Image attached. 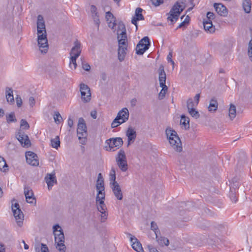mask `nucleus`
I'll return each instance as SVG.
<instances>
[{"label": "nucleus", "instance_id": "1", "mask_svg": "<svg viewBox=\"0 0 252 252\" xmlns=\"http://www.w3.org/2000/svg\"><path fill=\"white\" fill-rule=\"evenodd\" d=\"M116 174H110V186L115 196L119 200L123 199V195L119 184L116 181Z\"/></svg>", "mask_w": 252, "mask_h": 252}, {"label": "nucleus", "instance_id": "2", "mask_svg": "<svg viewBox=\"0 0 252 252\" xmlns=\"http://www.w3.org/2000/svg\"><path fill=\"white\" fill-rule=\"evenodd\" d=\"M123 144L121 137L112 138L107 140L105 142V149L108 151H115L120 148Z\"/></svg>", "mask_w": 252, "mask_h": 252}, {"label": "nucleus", "instance_id": "3", "mask_svg": "<svg viewBox=\"0 0 252 252\" xmlns=\"http://www.w3.org/2000/svg\"><path fill=\"white\" fill-rule=\"evenodd\" d=\"M183 9L184 8L182 7V5L178 2H176L170 10L168 14L169 16L167 19L172 23L174 21H176Z\"/></svg>", "mask_w": 252, "mask_h": 252}, {"label": "nucleus", "instance_id": "4", "mask_svg": "<svg viewBox=\"0 0 252 252\" xmlns=\"http://www.w3.org/2000/svg\"><path fill=\"white\" fill-rule=\"evenodd\" d=\"M38 45L42 53H46L48 49V40L46 31L44 32L37 33Z\"/></svg>", "mask_w": 252, "mask_h": 252}, {"label": "nucleus", "instance_id": "5", "mask_svg": "<svg viewBox=\"0 0 252 252\" xmlns=\"http://www.w3.org/2000/svg\"><path fill=\"white\" fill-rule=\"evenodd\" d=\"M150 46L149 38L148 36L144 37L140 40L136 48V53L138 55H143Z\"/></svg>", "mask_w": 252, "mask_h": 252}, {"label": "nucleus", "instance_id": "6", "mask_svg": "<svg viewBox=\"0 0 252 252\" xmlns=\"http://www.w3.org/2000/svg\"><path fill=\"white\" fill-rule=\"evenodd\" d=\"M12 210L18 225L21 226L23 224L24 215L20 209L18 203L16 202L14 204H12Z\"/></svg>", "mask_w": 252, "mask_h": 252}, {"label": "nucleus", "instance_id": "7", "mask_svg": "<svg viewBox=\"0 0 252 252\" xmlns=\"http://www.w3.org/2000/svg\"><path fill=\"white\" fill-rule=\"evenodd\" d=\"M96 189L97 191V199H99L100 197L102 199H105L104 179L102 174H98L96 183Z\"/></svg>", "mask_w": 252, "mask_h": 252}, {"label": "nucleus", "instance_id": "8", "mask_svg": "<svg viewBox=\"0 0 252 252\" xmlns=\"http://www.w3.org/2000/svg\"><path fill=\"white\" fill-rule=\"evenodd\" d=\"M125 151L123 150H120L117 158V162L119 168L122 171L125 172L127 170V163Z\"/></svg>", "mask_w": 252, "mask_h": 252}, {"label": "nucleus", "instance_id": "9", "mask_svg": "<svg viewBox=\"0 0 252 252\" xmlns=\"http://www.w3.org/2000/svg\"><path fill=\"white\" fill-rule=\"evenodd\" d=\"M80 91L82 100L85 102L90 101L91 98V93L88 86L84 83L80 84Z\"/></svg>", "mask_w": 252, "mask_h": 252}, {"label": "nucleus", "instance_id": "10", "mask_svg": "<svg viewBox=\"0 0 252 252\" xmlns=\"http://www.w3.org/2000/svg\"><path fill=\"white\" fill-rule=\"evenodd\" d=\"M55 243L58 242H64V235L63 229L58 224L53 227Z\"/></svg>", "mask_w": 252, "mask_h": 252}, {"label": "nucleus", "instance_id": "11", "mask_svg": "<svg viewBox=\"0 0 252 252\" xmlns=\"http://www.w3.org/2000/svg\"><path fill=\"white\" fill-rule=\"evenodd\" d=\"M16 138L23 147H29L31 146V141L28 136L21 130L18 131Z\"/></svg>", "mask_w": 252, "mask_h": 252}, {"label": "nucleus", "instance_id": "12", "mask_svg": "<svg viewBox=\"0 0 252 252\" xmlns=\"http://www.w3.org/2000/svg\"><path fill=\"white\" fill-rule=\"evenodd\" d=\"M27 162L32 166H37L39 161L37 156L32 151L27 152L25 154Z\"/></svg>", "mask_w": 252, "mask_h": 252}, {"label": "nucleus", "instance_id": "13", "mask_svg": "<svg viewBox=\"0 0 252 252\" xmlns=\"http://www.w3.org/2000/svg\"><path fill=\"white\" fill-rule=\"evenodd\" d=\"M24 193L28 203H33V201H34V203H36L35 198L34 197L33 191L30 187H25Z\"/></svg>", "mask_w": 252, "mask_h": 252}, {"label": "nucleus", "instance_id": "14", "mask_svg": "<svg viewBox=\"0 0 252 252\" xmlns=\"http://www.w3.org/2000/svg\"><path fill=\"white\" fill-rule=\"evenodd\" d=\"M56 174H47L45 177V181L47 184L48 189L50 190L52 189V187L57 184V181Z\"/></svg>", "mask_w": 252, "mask_h": 252}, {"label": "nucleus", "instance_id": "15", "mask_svg": "<svg viewBox=\"0 0 252 252\" xmlns=\"http://www.w3.org/2000/svg\"><path fill=\"white\" fill-rule=\"evenodd\" d=\"M81 52V44L77 40H76L74 43V46L72 48L69 53L70 56L78 58L80 55Z\"/></svg>", "mask_w": 252, "mask_h": 252}, {"label": "nucleus", "instance_id": "16", "mask_svg": "<svg viewBox=\"0 0 252 252\" xmlns=\"http://www.w3.org/2000/svg\"><path fill=\"white\" fill-rule=\"evenodd\" d=\"M129 117V112L128 109L126 108H124L122 109L117 114L116 118L120 121H121V123L126 122L128 119Z\"/></svg>", "mask_w": 252, "mask_h": 252}, {"label": "nucleus", "instance_id": "17", "mask_svg": "<svg viewBox=\"0 0 252 252\" xmlns=\"http://www.w3.org/2000/svg\"><path fill=\"white\" fill-rule=\"evenodd\" d=\"M129 235L130 236V240L132 243V248L137 252H143V249L140 242L138 241L136 237L132 236L130 234H129Z\"/></svg>", "mask_w": 252, "mask_h": 252}, {"label": "nucleus", "instance_id": "18", "mask_svg": "<svg viewBox=\"0 0 252 252\" xmlns=\"http://www.w3.org/2000/svg\"><path fill=\"white\" fill-rule=\"evenodd\" d=\"M170 144L172 148L177 152H180L182 150V145L181 140L178 137V140L175 138H170L169 140Z\"/></svg>", "mask_w": 252, "mask_h": 252}, {"label": "nucleus", "instance_id": "19", "mask_svg": "<svg viewBox=\"0 0 252 252\" xmlns=\"http://www.w3.org/2000/svg\"><path fill=\"white\" fill-rule=\"evenodd\" d=\"M158 79H159V85L160 87L162 86H166L165 85V82H166V73L164 70V67L162 65H160L159 66V69H158Z\"/></svg>", "mask_w": 252, "mask_h": 252}, {"label": "nucleus", "instance_id": "20", "mask_svg": "<svg viewBox=\"0 0 252 252\" xmlns=\"http://www.w3.org/2000/svg\"><path fill=\"white\" fill-rule=\"evenodd\" d=\"M214 7L216 11L220 16H225L227 14V10L226 7L221 3H215Z\"/></svg>", "mask_w": 252, "mask_h": 252}, {"label": "nucleus", "instance_id": "21", "mask_svg": "<svg viewBox=\"0 0 252 252\" xmlns=\"http://www.w3.org/2000/svg\"><path fill=\"white\" fill-rule=\"evenodd\" d=\"M77 133L80 143L82 145H85L87 141L88 132L86 129H77Z\"/></svg>", "mask_w": 252, "mask_h": 252}, {"label": "nucleus", "instance_id": "22", "mask_svg": "<svg viewBox=\"0 0 252 252\" xmlns=\"http://www.w3.org/2000/svg\"><path fill=\"white\" fill-rule=\"evenodd\" d=\"M240 175L234 174L229 180L230 189H238L240 186Z\"/></svg>", "mask_w": 252, "mask_h": 252}, {"label": "nucleus", "instance_id": "23", "mask_svg": "<svg viewBox=\"0 0 252 252\" xmlns=\"http://www.w3.org/2000/svg\"><path fill=\"white\" fill-rule=\"evenodd\" d=\"M37 33L44 32V31H46L44 19L41 15L37 16Z\"/></svg>", "mask_w": 252, "mask_h": 252}, {"label": "nucleus", "instance_id": "24", "mask_svg": "<svg viewBox=\"0 0 252 252\" xmlns=\"http://www.w3.org/2000/svg\"><path fill=\"white\" fill-rule=\"evenodd\" d=\"M126 135L128 138V146L130 144V142L131 141H133L136 137V131L131 127H129L127 128Z\"/></svg>", "mask_w": 252, "mask_h": 252}, {"label": "nucleus", "instance_id": "25", "mask_svg": "<svg viewBox=\"0 0 252 252\" xmlns=\"http://www.w3.org/2000/svg\"><path fill=\"white\" fill-rule=\"evenodd\" d=\"M126 50L127 44L126 45L119 44L118 58L120 61L122 62L124 60Z\"/></svg>", "mask_w": 252, "mask_h": 252}, {"label": "nucleus", "instance_id": "26", "mask_svg": "<svg viewBox=\"0 0 252 252\" xmlns=\"http://www.w3.org/2000/svg\"><path fill=\"white\" fill-rule=\"evenodd\" d=\"M203 26L205 31L209 33H213L215 31V26H213L212 21L204 20Z\"/></svg>", "mask_w": 252, "mask_h": 252}, {"label": "nucleus", "instance_id": "27", "mask_svg": "<svg viewBox=\"0 0 252 252\" xmlns=\"http://www.w3.org/2000/svg\"><path fill=\"white\" fill-rule=\"evenodd\" d=\"M104 199H102L100 197L99 199H97V196L96 197V202H98L99 204L97 205V208L99 212H100L101 214H104V212H106V206L104 202Z\"/></svg>", "mask_w": 252, "mask_h": 252}, {"label": "nucleus", "instance_id": "28", "mask_svg": "<svg viewBox=\"0 0 252 252\" xmlns=\"http://www.w3.org/2000/svg\"><path fill=\"white\" fill-rule=\"evenodd\" d=\"M218 103L217 100L215 98H212L208 107V111L210 112H215L218 109Z\"/></svg>", "mask_w": 252, "mask_h": 252}, {"label": "nucleus", "instance_id": "29", "mask_svg": "<svg viewBox=\"0 0 252 252\" xmlns=\"http://www.w3.org/2000/svg\"><path fill=\"white\" fill-rule=\"evenodd\" d=\"M6 98L8 103H12L14 102V97L13 94V90L9 87L6 88L5 90Z\"/></svg>", "mask_w": 252, "mask_h": 252}, {"label": "nucleus", "instance_id": "30", "mask_svg": "<svg viewBox=\"0 0 252 252\" xmlns=\"http://www.w3.org/2000/svg\"><path fill=\"white\" fill-rule=\"evenodd\" d=\"M117 38L119 44L123 45H126V44L127 35L126 32L119 33V34H118Z\"/></svg>", "mask_w": 252, "mask_h": 252}, {"label": "nucleus", "instance_id": "31", "mask_svg": "<svg viewBox=\"0 0 252 252\" xmlns=\"http://www.w3.org/2000/svg\"><path fill=\"white\" fill-rule=\"evenodd\" d=\"M166 134L169 140L170 138H175L178 140V135L176 131L172 130L171 128H167L166 130Z\"/></svg>", "mask_w": 252, "mask_h": 252}, {"label": "nucleus", "instance_id": "32", "mask_svg": "<svg viewBox=\"0 0 252 252\" xmlns=\"http://www.w3.org/2000/svg\"><path fill=\"white\" fill-rule=\"evenodd\" d=\"M252 3L251 0H243V7L245 12L249 13L251 10Z\"/></svg>", "mask_w": 252, "mask_h": 252}, {"label": "nucleus", "instance_id": "33", "mask_svg": "<svg viewBox=\"0 0 252 252\" xmlns=\"http://www.w3.org/2000/svg\"><path fill=\"white\" fill-rule=\"evenodd\" d=\"M236 108L234 105L231 104L229 109V117L230 120H233L236 117Z\"/></svg>", "mask_w": 252, "mask_h": 252}, {"label": "nucleus", "instance_id": "34", "mask_svg": "<svg viewBox=\"0 0 252 252\" xmlns=\"http://www.w3.org/2000/svg\"><path fill=\"white\" fill-rule=\"evenodd\" d=\"M51 145L53 148L56 149H58L60 147V141L59 136H57L55 138L51 140Z\"/></svg>", "mask_w": 252, "mask_h": 252}, {"label": "nucleus", "instance_id": "35", "mask_svg": "<svg viewBox=\"0 0 252 252\" xmlns=\"http://www.w3.org/2000/svg\"><path fill=\"white\" fill-rule=\"evenodd\" d=\"M8 169V166L4 158L0 157V171L6 172Z\"/></svg>", "mask_w": 252, "mask_h": 252}, {"label": "nucleus", "instance_id": "36", "mask_svg": "<svg viewBox=\"0 0 252 252\" xmlns=\"http://www.w3.org/2000/svg\"><path fill=\"white\" fill-rule=\"evenodd\" d=\"M180 124L185 126L186 128L187 127L189 128V120L188 117H186L185 115H182L180 120Z\"/></svg>", "mask_w": 252, "mask_h": 252}, {"label": "nucleus", "instance_id": "37", "mask_svg": "<svg viewBox=\"0 0 252 252\" xmlns=\"http://www.w3.org/2000/svg\"><path fill=\"white\" fill-rule=\"evenodd\" d=\"M236 189H230L229 197L232 201L236 202L237 201V196L236 192Z\"/></svg>", "mask_w": 252, "mask_h": 252}, {"label": "nucleus", "instance_id": "38", "mask_svg": "<svg viewBox=\"0 0 252 252\" xmlns=\"http://www.w3.org/2000/svg\"><path fill=\"white\" fill-rule=\"evenodd\" d=\"M142 9L140 7L137 8L135 10V16L134 17L136 18L139 21L144 20V17L142 14Z\"/></svg>", "mask_w": 252, "mask_h": 252}, {"label": "nucleus", "instance_id": "39", "mask_svg": "<svg viewBox=\"0 0 252 252\" xmlns=\"http://www.w3.org/2000/svg\"><path fill=\"white\" fill-rule=\"evenodd\" d=\"M195 102L193 101L192 98H189L187 101V107L188 110L195 108L198 104H195Z\"/></svg>", "mask_w": 252, "mask_h": 252}, {"label": "nucleus", "instance_id": "40", "mask_svg": "<svg viewBox=\"0 0 252 252\" xmlns=\"http://www.w3.org/2000/svg\"><path fill=\"white\" fill-rule=\"evenodd\" d=\"M157 239V241L158 243L161 246H163V245H165V246H168L169 244V240L167 238H166L165 237H160V238H158H158H156Z\"/></svg>", "mask_w": 252, "mask_h": 252}, {"label": "nucleus", "instance_id": "41", "mask_svg": "<svg viewBox=\"0 0 252 252\" xmlns=\"http://www.w3.org/2000/svg\"><path fill=\"white\" fill-rule=\"evenodd\" d=\"M77 57L70 56L69 67L72 69H76L77 67L76 59Z\"/></svg>", "mask_w": 252, "mask_h": 252}, {"label": "nucleus", "instance_id": "42", "mask_svg": "<svg viewBox=\"0 0 252 252\" xmlns=\"http://www.w3.org/2000/svg\"><path fill=\"white\" fill-rule=\"evenodd\" d=\"M57 246L56 248L60 252H65L66 246L64 245V242H58L56 243Z\"/></svg>", "mask_w": 252, "mask_h": 252}, {"label": "nucleus", "instance_id": "43", "mask_svg": "<svg viewBox=\"0 0 252 252\" xmlns=\"http://www.w3.org/2000/svg\"><path fill=\"white\" fill-rule=\"evenodd\" d=\"M151 228L152 230H153L156 235V238H158V235L160 234L159 230L158 229V225L157 223L154 221H152L151 223Z\"/></svg>", "mask_w": 252, "mask_h": 252}, {"label": "nucleus", "instance_id": "44", "mask_svg": "<svg viewBox=\"0 0 252 252\" xmlns=\"http://www.w3.org/2000/svg\"><path fill=\"white\" fill-rule=\"evenodd\" d=\"M188 112L190 114V115L194 119H198L200 117V114L198 111H197L195 108L190 109V110H188Z\"/></svg>", "mask_w": 252, "mask_h": 252}, {"label": "nucleus", "instance_id": "45", "mask_svg": "<svg viewBox=\"0 0 252 252\" xmlns=\"http://www.w3.org/2000/svg\"><path fill=\"white\" fill-rule=\"evenodd\" d=\"M87 126L84 120L82 118H80L78 120L77 129H86Z\"/></svg>", "mask_w": 252, "mask_h": 252}, {"label": "nucleus", "instance_id": "46", "mask_svg": "<svg viewBox=\"0 0 252 252\" xmlns=\"http://www.w3.org/2000/svg\"><path fill=\"white\" fill-rule=\"evenodd\" d=\"M123 32H126L125 25L123 22H120L118 24L117 34H119V33H123Z\"/></svg>", "mask_w": 252, "mask_h": 252}, {"label": "nucleus", "instance_id": "47", "mask_svg": "<svg viewBox=\"0 0 252 252\" xmlns=\"http://www.w3.org/2000/svg\"><path fill=\"white\" fill-rule=\"evenodd\" d=\"M53 117L54 121L57 124H60L63 120L62 117L59 112H55Z\"/></svg>", "mask_w": 252, "mask_h": 252}, {"label": "nucleus", "instance_id": "48", "mask_svg": "<svg viewBox=\"0 0 252 252\" xmlns=\"http://www.w3.org/2000/svg\"><path fill=\"white\" fill-rule=\"evenodd\" d=\"M6 121L7 123H10L12 122H15L16 121V119L15 118V114L12 112L8 115H6Z\"/></svg>", "mask_w": 252, "mask_h": 252}, {"label": "nucleus", "instance_id": "49", "mask_svg": "<svg viewBox=\"0 0 252 252\" xmlns=\"http://www.w3.org/2000/svg\"><path fill=\"white\" fill-rule=\"evenodd\" d=\"M20 127L23 129L27 130L30 128V126L25 120L22 119L20 123Z\"/></svg>", "mask_w": 252, "mask_h": 252}, {"label": "nucleus", "instance_id": "50", "mask_svg": "<svg viewBox=\"0 0 252 252\" xmlns=\"http://www.w3.org/2000/svg\"><path fill=\"white\" fill-rule=\"evenodd\" d=\"M161 87L162 88V90H161V91L160 92V93L159 94V97L160 99H163L164 97L166 92L167 90V86H165V87L162 86Z\"/></svg>", "mask_w": 252, "mask_h": 252}, {"label": "nucleus", "instance_id": "51", "mask_svg": "<svg viewBox=\"0 0 252 252\" xmlns=\"http://www.w3.org/2000/svg\"><path fill=\"white\" fill-rule=\"evenodd\" d=\"M92 15L95 24L97 25V27H98L99 25L100 21L99 19V15L98 14V13H96V14H92Z\"/></svg>", "mask_w": 252, "mask_h": 252}, {"label": "nucleus", "instance_id": "52", "mask_svg": "<svg viewBox=\"0 0 252 252\" xmlns=\"http://www.w3.org/2000/svg\"><path fill=\"white\" fill-rule=\"evenodd\" d=\"M123 124V123H121V121H120L116 117V118L113 120L111 124V126L112 128H115L120 125L121 124Z\"/></svg>", "mask_w": 252, "mask_h": 252}, {"label": "nucleus", "instance_id": "53", "mask_svg": "<svg viewBox=\"0 0 252 252\" xmlns=\"http://www.w3.org/2000/svg\"><path fill=\"white\" fill-rule=\"evenodd\" d=\"M105 18L107 22H109L110 19H113V20H115V18L114 15L110 11L106 12Z\"/></svg>", "mask_w": 252, "mask_h": 252}, {"label": "nucleus", "instance_id": "54", "mask_svg": "<svg viewBox=\"0 0 252 252\" xmlns=\"http://www.w3.org/2000/svg\"><path fill=\"white\" fill-rule=\"evenodd\" d=\"M210 171L213 173L220 172V170L217 164H214L211 167Z\"/></svg>", "mask_w": 252, "mask_h": 252}, {"label": "nucleus", "instance_id": "55", "mask_svg": "<svg viewBox=\"0 0 252 252\" xmlns=\"http://www.w3.org/2000/svg\"><path fill=\"white\" fill-rule=\"evenodd\" d=\"M206 17V21H212V20L214 18V14L211 12H208Z\"/></svg>", "mask_w": 252, "mask_h": 252}, {"label": "nucleus", "instance_id": "56", "mask_svg": "<svg viewBox=\"0 0 252 252\" xmlns=\"http://www.w3.org/2000/svg\"><path fill=\"white\" fill-rule=\"evenodd\" d=\"M82 68L86 71H89L91 69L90 65L86 63L82 62Z\"/></svg>", "mask_w": 252, "mask_h": 252}, {"label": "nucleus", "instance_id": "57", "mask_svg": "<svg viewBox=\"0 0 252 252\" xmlns=\"http://www.w3.org/2000/svg\"><path fill=\"white\" fill-rule=\"evenodd\" d=\"M240 156L241 158H242V159H241V160L240 159L239 160V161L245 162L247 160V156H246V154L245 153L242 152V153H240Z\"/></svg>", "mask_w": 252, "mask_h": 252}, {"label": "nucleus", "instance_id": "58", "mask_svg": "<svg viewBox=\"0 0 252 252\" xmlns=\"http://www.w3.org/2000/svg\"><path fill=\"white\" fill-rule=\"evenodd\" d=\"M151 1L155 6H158L163 3V0H151Z\"/></svg>", "mask_w": 252, "mask_h": 252}, {"label": "nucleus", "instance_id": "59", "mask_svg": "<svg viewBox=\"0 0 252 252\" xmlns=\"http://www.w3.org/2000/svg\"><path fill=\"white\" fill-rule=\"evenodd\" d=\"M41 252H49V250L46 245L41 243Z\"/></svg>", "mask_w": 252, "mask_h": 252}, {"label": "nucleus", "instance_id": "60", "mask_svg": "<svg viewBox=\"0 0 252 252\" xmlns=\"http://www.w3.org/2000/svg\"><path fill=\"white\" fill-rule=\"evenodd\" d=\"M29 104L31 106V107H32L34 105L35 103V101L34 97L32 96H31L29 98Z\"/></svg>", "mask_w": 252, "mask_h": 252}, {"label": "nucleus", "instance_id": "61", "mask_svg": "<svg viewBox=\"0 0 252 252\" xmlns=\"http://www.w3.org/2000/svg\"><path fill=\"white\" fill-rule=\"evenodd\" d=\"M16 103H17V106L18 107H21L22 104V100L21 98L20 97L17 96L16 98Z\"/></svg>", "mask_w": 252, "mask_h": 252}, {"label": "nucleus", "instance_id": "62", "mask_svg": "<svg viewBox=\"0 0 252 252\" xmlns=\"http://www.w3.org/2000/svg\"><path fill=\"white\" fill-rule=\"evenodd\" d=\"M114 22H112V20H110L109 22H108V26L109 28H110L112 29H113L116 26V24L115 23V20H113Z\"/></svg>", "mask_w": 252, "mask_h": 252}, {"label": "nucleus", "instance_id": "63", "mask_svg": "<svg viewBox=\"0 0 252 252\" xmlns=\"http://www.w3.org/2000/svg\"><path fill=\"white\" fill-rule=\"evenodd\" d=\"M147 247L150 252H158V251L151 245H148Z\"/></svg>", "mask_w": 252, "mask_h": 252}, {"label": "nucleus", "instance_id": "64", "mask_svg": "<svg viewBox=\"0 0 252 252\" xmlns=\"http://www.w3.org/2000/svg\"><path fill=\"white\" fill-rule=\"evenodd\" d=\"M172 53L171 52H169V53L168 54V56L167 57V60L168 62H170V63H171L172 64H174V62L172 60Z\"/></svg>", "mask_w": 252, "mask_h": 252}]
</instances>
